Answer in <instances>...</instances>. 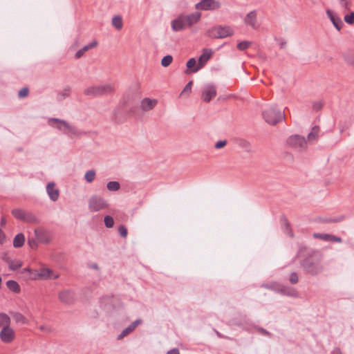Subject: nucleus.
<instances>
[{
    "label": "nucleus",
    "mask_w": 354,
    "mask_h": 354,
    "mask_svg": "<svg viewBox=\"0 0 354 354\" xmlns=\"http://www.w3.org/2000/svg\"><path fill=\"white\" fill-rule=\"evenodd\" d=\"M308 250L306 245L300 244L296 257L302 258L299 263L306 274L318 276L324 270V254L318 250H311L305 254Z\"/></svg>",
    "instance_id": "nucleus-1"
},
{
    "label": "nucleus",
    "mask_w": 354,
    "mask_h": 354,
    "mask_svg": "<svg viewBox=\"0 0 354 354\" xmlns=\"http://www.w3.org/2000/svg\"><path fill=\"white\" fill-rule=\"evenodd\" d=\"M48 124L71 138L82 135V132L76 127L70 124L66 120L53 118L48 120Z\"/></svg>",
    "instance_id": "nucleus-2"
},
{
    "label": "nucleus",
    "mask_w": 354,
    "mask_h": 354,
    "mask_svg": "<svg viewBox=\"0 0 354 354\" xmlns=\"http://www.w3.org/2000/svg\"><path fill=\"white\" fill-rule=\"evenodd\" d=\"M12 215L17 220L30 224L40 223V219L32 212L16 208L11 211Z\"/></svg>",
    "instance_id": "nucleus-3"
},
{
    "label": "nucleus",
    "mask_w": 354,
    "mask_h": 354,
    "mask_svg": "<svg viewBox=\"0 0 354 354\" xmlns=\"http://www.w3.org/2000/svg\"><path fill=\"white\" fill-rule=\"evenodd\" d=\"M262 115L265 121L271 125L277 124L285 118V114L274 106L264 110Z\"/></svg>",
    "instance_id": "nucleus-4"
},
{
    "label": "nucleus",
    "mask_w": 354,
    "mask_h": 354,
    "mask_svg": "<svg viewBox=\"0 0 354 354\" xmlns=\"http://www.w3.org/2000/svg\"><path fill=\"white\" fill-rule=\"evenodd\" d=\"M113 86L110 84H107L104 85L89 86L84 91V94L86 96L98 97L110 94L113 93Z\"/></svg>",
    "instance_id": "nucleus-5"
},
{
    "label": "nucleus",
    "mask_w": 354,
    "mask_h": 354,
    "mask_svg": "<svg viewBox=\"0 0 354 354\" xmlns=\"http://www.w3.org/2000/svg\"><path fill=\"white\" fill-rule=\"evenodd\" d=\"M287 145L300 151H305L307 148V142L302 136L295 134L289 136L286 140Z\"/></svg>",
    "instance_id": "nucleus-6"
},
{
    "label": "nucleus",
    "mask_w": 354,
    "mask_h": 354,
    "mask_svg": "<svg viewBox=\"0 0 354 354\" xmlns=\"http://www.w3.org/2000/svg\"><path fill=\"white\" fill-rule=\"evenodd\" d=\"M109 207L106 201L97 195H93L88 200V209L91 212H98Z\"/></svg>",
    "instance_id": "nucleus-7"
},
{
    "label": "nucleus",
    "mask_w": 354,
    "mask_h": 354,
    "mask_svg": "<svg viewBox=\"0 0 354 354\" xmlns=\"http://www.w3.org/2000/svg\"><path fill=\"white\" fill-rule=\"evenodd\" d=\"M221 7V2L216 0H201L195 5L196 10L203 11H214L220 9Z\"/></svg>",
    "instance_id": "nucleus-8"
},
{
    "label": "nucleus",
    "mask_w": 354,
    "mask_h": 354,
    "mask_svg": "<svg viewBox=\"0 0 354 354\" xmlns=\"http://www.w3.org/2000/svg\"><path fill=\"white\" fill-rule=\"evenodd\" d=\"M140 108L138 105L131 104L124 99L121 105V111L125 113L127 117H136L139 114Z\"/></svg>",
    "instance_id": "nucleus-9"
},
{
    "label": "nucleus",
    "mask_w": 354,
    "mask_h": 354,
    "mask_svg": "<svg viewBox=\"0 0 354 354\" xmlns=\"http://www.w3.org/2000/svg\"><path fill=\"white\" fill-rule=\"evenodd\" d=\"M36 239L42 244H48L52 239V234L50 231L42 227L36 228L34 231Z\"/></svg>",
    "instance_id": "nucleus-10"
},
{
    "label": "nucleus",
    "mask_w": 354,
    "mask_h": 354,
    "mask_svg": "<svg viewBox=\"0 0 354 354\" xmlns=\"http://www.w3.org/2000/svg\"><path fill=\"white\" fill-rule=\"evenodd\" d=\"M58 298L62 303L71 305L75 301V294L71 290H64L59 292Z\"/></svg>",
    "instance_id": "nucleus-11"
},
{
    "label": "nucleus",
    "mask_w": 354,
    "mask_h": 354,
    "mask_svg": "<svg viewBox=\"0 0 354 354\" xmlns=\"http://www.w3.org/2000/svg\"><path fill=\"white\" fill-rule=\"evenodd\" d=\"M15 338L14 330L10 327L1 328L0 331V339L5 344L11 343Z\"/></svg>",
    "instance_id": "nucleus-12"
},
{
    "label": "nucleus",
    "mask_w": 354,
    "mask_h": 354,
    "mask_svg": "<svg viewBox=\"0 0 354 354\" xmlns=\"http://www.w3.org/2000/svg\"><path fill=\"white\" fill-rule=\"evenodd\" d=\"M216 95V87L212 84L207 85L202 92V99L205 102H209Z\"/></svg>",
    "instance_id": "nucleus-13"
},
{
    "label": "nucleus",
    "mask_w": 354,
    "mask_h": 354,
    "mask_svg": "<svg viewBox=\"0 0 354 354\" xmlns=\"http://www.w3.org/2000/svg\"><path fill=\"white\" fill-rule=\"evenodd\" d=\"M326 12L333 25L338 31H339L344 26L341 18L337 15V13L330 9L326 10Z\"/></svg>",
    "instance_id": "nucleus-14"
},
{
    "label": "nucleus",
    "mask_w": 354,
    "mask_h": 354,
    "mask_svg": "<svg viewBox=\"0 0 354 354\" xmlns=\"http://www.w3.org/2000/svg\"><path fill=\"white\" fill-rule=\"evenodd\" d=\"M186 26L184 15H180L177 18L171 21V28L174 31H181L185 29Z\"/></svg>",
    "instance_id": "nucleus-15"
},
{
    "label": "nucleus",
    "mask_w": 354,
    "mask_h": 354,
    "mask_svg": "<svg viewBox=\"0 0 354 354\" xmlns=\"http://www.w3.org/2000/svg\"><path fill=\"white\" fill-rule=\"evenodd\" d=\"M46 192L51 201L55 202L59 196V191L55 188V183L50 182L46 185Z\"/></svg>",
    "instance_id": "nucleus-16"
},
{
    "label": "nucleus",
    "mask_w": 354,
    "mask_h": 354,
    "mask_svg": "<svg viewBox=\"0 0 354 354\" xmlns=\"http://www.w3.org/2000/svg\"><path fill=\"white\" fill-rule=\"evenodd\" d=\"M142 322V320L141 319H138L133 322L129 326H128L122 331V333L118 336L117 339H122L124 337L127 336L129 334L132 333Z\"/></svg>",
    "instance_id": "nucleus-17"
},
{
    "label": "nucleus",
    "mask_w": 354,
    "mask_h": 354,
    "mask_svg": "<svg viewBox=\"0 0 354 354\" xmlns=\"http://www.w3.org/2000/svg\"><path fill=\"white\" fill-rule=\"evenodd\" d=\"M201 13L200 12H195L188 15H184V19L187 27H191L194 24H197L201 18Z\"/></svg>",
    "instance_id": "nucleus-18"
},
{
    "label": "nucleus",
    "mask_w": 354,
    "mask_h": 354,
    "mask_svg": "<svg viewBox=\"0 0 354 354\" xmlns=\"http://www.w3.org/2000/svg\"><path fill=\"white\" fill-rule=\"evenodd\" d=\"M187 69L185 71L186 74H189L192 73L198 72L201 68L198 64V62H196L195 58H190L186 63Z\"/></svg>",
    "instance_id": "nucleus-19"
},
{
    "label": "nucleus",
    "mask_w": 354,
    "mask_h": 354,
    "mask_svg": "<svg viewBox=\"0 0 354 354\" xmlns=\"http://www.w3.org/2000/svg\"><path fill=\"white\" fill-rule=\"evenodd\" d=\"M212 51L211 49L205 48L203 50L202 54L198 59V62L201 68H202L207 62V61L212 57Z\"/></svg>",
    "instance_id": "nucleus-20"
},
{
    "label": "nucleus",
    "mask_w": 354,
    "mask_h": 354,
    "mask_svg": "<svg viewBox=\"0 0 354 354\" xmlns=\"http://www.w3.org/2000/svg\"><path fill=\"white\" fill-rule=\"evenodd\" d=\"M158 101L155 99L145 97L141 101V109L145 111H150L155 107Z\"/></svg>",
    "instance_id": "nucleus-21"
},
{
    "label": "nucleus",
    "mask_w": 354,
    "mask_h": 354,
    "mask_svg": "<svg viewBox=\"0 0 354 354\" xmlns=\"http://www.w3.org/2000/svg\"><path fill=\"white\" fill-rule=\"evenodd\" d=\"M257 19V11L252 10L246 15L244 19V22L246 25L250 26L253 28H256Z\"/></svg>",
    "instance_id": "nucleus-22"
},
{
    "label": "nucleus",
    "mask_w": 354,
    "mask_h": 354,
    "mask_svg": "<svg viewBox=\"0 0 354 354\" xmlns=\"http://www.w3.org/2000/svg\"><path fill=\"white\" fill-rule=\"evenodd\" d=\"M234 35V30L232 28L228 26H221L219 25V31L218 36L219 39L225 38L227 37H230Z\"/></svg>",
    "instance_id": "nucleus-23"
},
{
    "label": "nucleus",
    "mask_w": 354,
    "mask_h": 354,
    "mask_svg": "<svg viewBox=\"0 0 354 354\" xmlns=\"http://www.w3.org/2000/svg\"><path fill=\"white\" fill-rule=\"evenodd\" d=\"M346 218L344 215L337 217H319L318 221L322 223H339Z\"/></svg>",
    "instance_id": "nucleus-24"
},
{
    "label": "nucleus",
    "mask_w": 354,
    "mask_h": 354,
    "mask_svg": "<svg viewBox=\"0 0 354 354\" xmlns=\"http://www.w3.org/2000/svg\"><path fill=\"white\" fill-rule=\"evenodd\" d=\"M280 222L282 225H284L285 227V230L286 231L288 235L291 237V238H293L294 237V232L292 231V229L291 227V225L290 223V222L288 221L287 217L286 216L285 214H282L281 216V218H280Z\"/></svg>",
    "instance_id": "nucleus-25"
},
{
    "label": "nucleus",
    "mask_w": 354,
    "mask_h": 354,
    "mask_svg": "<svg viewBox=\"0 0 354 354\" xmlns=\"http://www.w3.org/2000/svg\"><path fill=\"white\" fill-rule=\"evenodd\" d=\"M278 292H281L284 295L291 296V297H295L298 295L297 291L291 287L285 286L281 284H280L279 290H278Z\"/></svg>",
    "instance_id": "nucleus-26"
},
{
    "label": "nucleus",
    "mask_w": 354,
    "mask_h": 354,
    "mask_svg": "<svg viewBox=\"0 0 354 354\" xmlns=\"http://www.w3.org/2000/svg\"><path fill=\"white\" fill-rule=\"evenodd\" d=\"M25 236L23 233L20 232L15 235L13 239V247L15 248H20L24 246L25 243Z\"/></svg>",
    "instance_id": "nucleus-27"
},
{
    "label": "nucleus",
    "mask_w": 354,
    "mask_h": 354,
    "mask_svg": "<svg viewBox=\"0 0 354 354\" xmlns=\"http://www.w3.org/2000/svg\"><path fill=\"white\" fill-rule=\"evenodd\" d=\"M6 284L7 288L14 293L19 294L21 292V287L17 281L10 279L7 281Z\"/></svg>",
    "instance_id": "nucleus-28"
},
{
    "label": "nucleus",
    "mask_w": 354,
    "mask_h": 354,
    "mask_svg": "<svg viewBox=\"0 0 354 354\" xmlns=\"http://www.w3.org/2000/svg\"><path fill=\"white\" fill-rule=\"evenodd\" d=\"M236 144L245 152L250 153L252 151V145L249 141L243 138H239L236 140Z\"/></svg>",
    "instance_id": "nucleus-29"
},
{
    "label": "nucleus",
    "mask_w": 354,
    "mask_h": 354,
    "mask_svg": "<svg viewBox=\"0 0 354 354\" xmlns=\"http://www.w3.org/2000/svg\"><path fill=\"white\" fill-rule=\"evenodd\" d=\"M12 318L17 323H21L22 324H27L28 322V319L19 312H10Z\"/></svg>",
    "instance_id": "nucleus-30"
},
{
    "label": "nucleus",
    "mask_w": 354,
    "mask_h": 354,
    "mask_svg": "<svg viewBox=\"0 0 354 354\" xmlns=\"http://www.w3.org/2000/svg\"><path fill=\"white\" fill-rule=\"evenodd\" d=\"M218 31L219 25L214 26L206 31L205 36L212 39H219Z\"/></svg>",
    "instance_id": "nucleus-31"
},
{
    "label": "nucleus",
    "mask_w": 354,
    "mask_h": 354,
    "mask_svg": "<svg viewBox=\"0 0 354 354\" xmlns=\"http://www.w3.org/2000/svg\"><path fill=\"white\" fill-rule=\"evenodd\" d=\"M41 279H48L53 278V271L50 268H44L40 270L39 273L37 274Z\"/></svg>",
    "instance_id": "nucleus-32"
},
{
    "label": "nucleus",
    "mask_w": 354,
    "mask_h": 354,
    "mask_svg": "<svg viewBox=\"0 0 354 354\" xmlns=\"http://www.w3.org/2000/svg\"><path fill=\"white\" fill-rule=\"evenodd\" d=\"M11 320L10 317L5 313H0V327L10 326Z\"/></svg>",
    "instance_id": "nucleus-33"
},
{
    "label": "nucleus",
    "mask_w": 354,
    "mask_h": 354,
    "mask_svg": "<svg viewBox=\"0 0 354 354\" xmlns=\"http://www.w3.org/2000/svg\"><path fill=\"white\" fill-rule=\"evenodd\" d=\"M319 131V127L317 125L314 126L312 128L311 131L307 136L308 140L309 141L317 140L318 138Z\"/></svg>",
    "instance_id": "nucleus-34"
},
{
    "label": "nucleus",
    "mask_w": 354,
    "mask_h": 354,
    "mask_svg": "<svg viewBox=\"0 0 354 354\" xmlns=\"http://www.w3.org/2000/svg\"><path fill=\"white\" fill-rule=\"evenodd\" d=\"M344 61L354 68V51H348L342 55Z\"/></svg>",
    "instance_id": "nucleus-35"
},
{
    "label": "nucleus",
    "mask_w": 354,
    "mask_h": 354,
    "mask_svg": "<svg viewBox=\"0 0 354 354\" xmlns=\"http://www.w3.org/2000/svg\"><path fill=\"white\" fill-rule=\"evenodd\" d=\"M112 25L117 29L121 30L123 26L122 18L120 15H115L112 19Z\"/></svg>",
    "instance_id": "nucleus-36"
},
{
    "label": "nucleus",
    "mask_w": 354,
    "mask_h": 354,
    "mask_svg": "<svg viewBox=\"0 0 354 354\" xmlns=\"http://www.w3.org/2000/svg\"><path fill=\"white\" fill-rule=\"evenodd\" d=\"M120 187V184L118 181H109L106 184V188L110 192L118 191Z\"/></svg>",
    "instance_id": "nucleus-37"
},
{
    "label": "nucleus",
    "mask_w": 354,
    "mask_h": 354,
    "mask_svg": "<svg viewBox=\"0 0 354 354\" xmlns=\"http://www.w3.org/2000/svg\"><path fill=\"white\" fill-rule=\"evenodd\" d=\"M193 85V81L190 80L188 82V83L185 85L183 91H181L180 96H188L191 92H192V87Z\"/></svg>",
    "instance_id": "nucleus-38"
},
{
    "label": "nucleus",
    "mask_w": 354,
    "mask_h": 354,
    "mask_svg": "<svg viewBox=\"0 0 354 354\" xmlns=\"http://www.w3.org/2000/svg\"><path fill=\"white\" fill-rule=\"evenodd\" d=\"M23 266V262L20 260L16 261L15 262L12 260L8 265L9 269L12 271H16L20 269Z\"/></svg>",
    "instance_id": "nucleus-39"
},
{
    "label": "nucleus",
    "mask_w": 354,
    "mask_h": 354,
    "mask_svg": "<svg viewBox=\"0 0 354 354\" xmlns=\"http://www.w3.org/2000/svg\"><path fill=\"white\" fill-rule=\"evenodd\" d=\"M95 178V170H88L86 172L84 175V179L87 183H92Z\"/></svg>",
    "instance_id": "nucleus-40"
},
{
    "label": "nucleus",
    "mask_w": 354,
    "mask_h": 354,
    "mask_svg": "<svg viewBox=\"0 0 354 354\" xmlns=\"http://www.w3.org/2000/svg\"><path fill=\"white\" fill-rule=\"evenodd\" d=\"M173 62V57L171 55H167L161 59V65L163 67H168Z\"/></svg>",
    "instance_id": "nucleus-41"
},
{
    "label": "nucleus",
    "mask_w": 354,
    "mask_h": 354,
    "mask_svg": "<svg viewBox=\"0 0 354 354\" xmlns=\"http://www.w3.org/2000/svg\"><path fill=\"white\" fill-rule=\"evenodd\" d=\"M262 286L266 289L272 290L276 292H278L280 288V283L277 282H272L270 283L263 284Z\"/></svg>",
    "instance_id": "nucleus-42"
},
{
    "label": "nucleus",
    "mask_w": 354,
    "mask_h": 354,
    "mask_svg": "<svg viewBox=\"0 0 354 354\" xmlns=\"http://www.w3.org/2000/svg\"><path fill=\"white\" fill-rule=\"evenodd\" d=\"M104 222L107 228H111L114 225V219L111 216L106 215L104 218Z\"/></svg>",
    "instance_id": "nucleus-43"
},
{
    "label": "nucleus",
    "mask_w": 354,
    "mask_h": 354,
    "mask_svg": "<svg viewBox=\"0 0 354 354\" xmlns=\"http://www.w3.org/2000/svg\"><path fill=\"white\" fill-rule=\"evenodd\" d=\"M251 45V42L248 41H242L237 44L236 48L239 50L243 51L248 49Z\"/></svg>",
    "instance_id": "nucleus-44"
},
{
    "label": "nucleus",
    "mask_w": 354,
    "mask_h": 354,
    "mask_svg": "<svg viewBox=\"0 0 354 354\" xmlns=\"http://www.w3.org/2000/svg\"><path fill=\"white\" fill-rule=\"evenodd\" d=\"M344 19L349 25L354 24V12L351 11L348 14L346 15Z\"/></svg>",
    "instance_id": "nucleus-45"
},
{
    "label": "nucleus",
    "mask_w": 354,
    "mask_h": 354,
    "mask_svg": "<svg viewBox=\"0 0 354 354\" xmlns=\"http://www.w3.org/2000/svg\"><path fill=\"white\" fill-rule=\"evenodd\" d=\"M288 281L291 284H296L299 281V276L296 272H292L288 277Z\"/></svg>",
    "instance_id": "nucleus-46"
},
{
    "label": "nucleus",
    "mask_w": 354,
    "mask_h": 354,
    "mask_svg": "<svg viewBox=\"0 0 354 354\" xmlns=\"http://www.w3.org/2000/svg\"><path fill=\"white\" fill-rule=\"evenodd\" d=\"M351 125V122L350 121L348 122H339V128L341 133L346 131L350 128Z\"/></svg>",
    "instance_id": "nucleus-47"
},
{
    "label": "nucleus",
    "mask_w": 354,
    "mask_h": 354,
    "mask_svg": "<svg viewBox=\"0 0 354 354\" xmlns=\"http://www.w3.org/2000/svg\"><path fill=\"white\" fill-rule=\"evenodd\" d=\"M330 234H321V233H314L313 236L315 239H319L325 241H329Z\"/></svg>",
    "instance_id": "nucleus-48"
},
{
    "label": "nucleus",
    "mask_w": 354,
    "mask_h": 354,
    "mask_svg": "<svg viewBox=\"0 0 354 354\" xmlns=\"http://www.w3.org/2000/svg\"><path fill=\"white\" fill-rule=\"evenodd\" d=\"M118 232L119 234L123 238H126L128 235V230L127 227L122 224L119 226Z\"/></svg>",
    "instance_id": "nucleus-49"
},
{
    "label": "nucleus",
    "mask_w": 354,
    "mask_h": 354,
    "mask_svg": "<svg viewBox=\"0 0 354 354\" xmlns=\"http://www.w3.org/2000/svg\"><path fill=\"white\" fill-rule=\"evenodd\" d=\"M71 91V88L69 86H67L64 88V90L62 92H59L58 93V96L60 97L59 98V100H62L63 99H65L66 97L69 96V92Z\"/></svg>",
    "instance_id": "nucleus-50"
},
{
    "label": "nucleus",
    "mask_w": 354,
    "mask_h": 354,
    "mask_svg": "<svg viewBox=\"0 0 354 354\" xmlns=\"http://www.w3.org/2000/svg\"><path fill=\"white\" fill-rule=\"evenodd\" d=\"M29 94V88L28 87H24L21 90H19L18 93V96L20 98H24L27 97Z\"/></svg>",
    "instance_id": "nucleus-51"
},
{
    "label": "nucleus",
    "mask_w": 354,
    "mask_h": 354,
    "mask_svg": "<svg viewBox=\"0 0 354 354\" xmlns=\"http://www.w3.org/2000/svg\"><path fill=\"white\" fill-rule=\"evenodd\" d=\"M38 241L35 239H28V245L32 249H37L38 247Z\"/></svg>",
    "instance_id": "nucleus-52"
},
{
    "label": "nucleus",
    "mask_w": 354,
    "mask_h": 354,
    "mask_svg": "<svg viewBox=\"0 0 354 354\" xmlns=\"http://www.w3.org/2000/svg\"><path fill=\"white\" fill-rule=\"evenodd\" d=\"M341 6L346 10H350V6L351 5V0H339Z\"/></svg>",
    "instance_id": "nucleus-53"
},
{
    "label": "nucleus",
    "mask_w": 354,
    "mask_h": 354,
    "mask_svg": "<svg viewBox=\"0 0 354 354\" xmlns=\"http://www.w3.org/2000/svg\"><path fill=\"white\" fill-rule=\"evenodd\" d=\"M324 106V103L321 101L319 102H314L313 103V110H315V111H320Z\"/></svg>",
    "instance_id": "nucleus-54"
},
{
    "label": "nucleus",
    "mask_w": 354,
    "mask_h": 354,
    "mask_svg": "<svg viewBox=\"0 0 354 354\" xmlns=\"http://www.w3.org/2000/svg\"><path fill=\"white\" fill-rule=\"evenodd\" d=\"M227 142L226 140H218L215 143L214 147L217 149L223 148L226 146Z\"/></svg>",
    "instance_id": "nucleus-55"
},
{
    "label": "nucleus",
    "mask_w": 354,
    "mask_h": 354,
    "mask_svg": "<svg viewBox=\"0 0 354 354\" xmlns=\"http://www.w3.org/2000/svg\"><path fill=\"white\" fill-rule=\"evenodd\" d=\"M342 241L343 240H342V239L340 236H337L333 235V234H330V236H329V241H328L342 243Z\"/></svg>",
    "instance_id": "nucleus-56"
},
{
    "label": "nucleus",
    "mask_w": 354,
    "mask_h": 354,
    "mask_svg": "<svg viewBox=\"0 0 354 354\" xmlns=\"http://www.w3.org/2000/svg\"><path fill=\"white\" fill-rule=\"evenodd\" d=\"M1 259L5 262L8 263V265L10 264V261H12L6 252H3Z\"/></svg>",
    "instance_id": "nucleus-57"
},
{
    "label": "nucleus",
    "mask_w": 354,
    "mask_h": 354,
    "mask_svg": "<svg viewBox=\"0 0 354 354\" xmlns=\"http://www.w3.org/2000/svg\"><path fill=\"white\" fill-rule=\"evenodd\" d=\"M6 240V234L0 228V245H3Z\"/></svg>",
    "instance_id": "nucleus-58"
},
{
    "label": "nucleus",
    "mask_w": 354,
    "mask_h": 354,
    "mask_svg": "<svg viewBox=\"0 0 354 354\" xmlns=\"http://www.w3.org/2000/svg\"><path fill=\"white\" fill-rule=\"evenodd\" d=\"M84 52L81 48L79 50H77L76 52V53L75 54V58L80 59V57H82L84 55Z\"/></svg>",
    "instance_id": "nucleus-59"
},
{
    "label": "nucleus",
    "mask_w": 354,
    "mask_h": 354,
    "mask_svg": "<svg viewBox=\"0 0 354 354\" xmlns=\"http://www.w3.org/2000/svg\"><path fill=\"white\" fill-rule=\"evenodd\" d=\"M279 45L281 49H283L286 46V41L282 39H279Z\"/></svg>",
    "instance_id": "nucleus-60"
},
{
    "label": "nucleus",
    "mask_w": 354,
    "mask_h": 354,
    "mask_svg": "<svg viewBox=\"0 0 354 354\" xmlns=\"http://www.w3.org/2000/svg\"><path fill=\"white\" fill-rule=\"evenodd\" d=\"M34 271H35L34 270H32V269H31V268L28 267V268H25L23 269L22 273L28 272L30 274H32L34 272Z\"/></svg>",
    "instance_id": "nucleus-61"
},
{
    "label": "nucleus",
    "mask_w": 354,
    "mask_h": 354,
    "mask_svg": "<svg viewBox=\"0 0 354 354\" xmlns=\"http://www.w3.org/2000/svg\"><path fill=\"white\" fill-rule=\"evenodd\" d=\"M167 354H180L179 350L176 348L167 351Z\"/></svg>",
    "instance_id": "nucleus-62"
},
{
    "label": "nucleus",
    "mask_w": 354,
    "mask_h": 354,
    "mask_svg": "<svg viewBox=\"0 0 354 354\" xmlns=\"http://www.w3.org/2000/svg\"><path fill=\"white\" fill-rule=\"evenodd\" d=\"M97 45V41L96 40H93L90 44H87L90 49L95 47Z\"/></svg>",
    "instance_id": "nucleus-63"
},
{
    "label": "nucleus",
    "mask_w": 354,
    "mask_h": 354,
    "mask_svg": "<svg viewBox=\"0 0 354 354\" xmlns=\"http://www.w3.org/2000/svg\"><path fill=\"white\" fill-rule=\"evenodd\" d=\"M259 331L263 334V335H270V333L266 330V329L263 328H259Z\"/></svg>",
    "instance_id": "nucleus-64"
}]
</instances>
